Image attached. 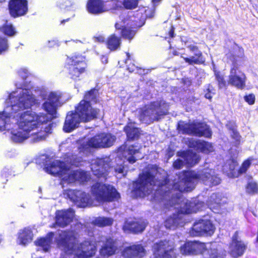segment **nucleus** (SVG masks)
Wrapping results in <instances>:
<instances>
[{
  "mask_svg": "<svg viewBox=\"0 0 258 258\" xmlns=\"http://www.w3.org/2000/svg\"><path fill=\"white\" fill-rule=\"evenodd\" d=\"M251 164V162L249 160H247L245 161L242 164L241 167L239 169V173L240 174H242L245 173L247 169L249 168Z\"/></svg>",
  "mask_w": 258,
  "mask_h": 258,
  "instance_id": "864d4df0",
  "label": "nucleus"
},
{
  "mask_svg": "<svg viewBox=\"0 0 258 258\" xmlns=\"http://www.w3.org/2000/svg\"><path fill=\"white\" fill-rule=\"evenodd\" d=\"M146 226V223L144 222L127 221L124 224L123 229L125 232L138 233L142 232L145 229Z\"/></svg>",
  "mask_w": 258,
  "mask_h": 258,
  "instance_id": "c756f323",
  "label": "nucleus"
},
{
  "mask_svg": "<svg viewBox=\"0 0 258 258\" xmlns=\"http://www.w3.org/2000/svg\"><path fill=\"white\" fill-rule=\"evenodd\" d=\"M45 170L49 174L58 175L66 183H71L76 181L83 182L90 178V175L87 172L81 170H72L70 166L58 160L52 162L45 167Z\"/></svg>",
  "mask_w": 258,
  "mask_h": 258,
  "instance_id": "39448f33",
  "label": "nucleus"
},
{
  "mask_svg": "<svg viewBox=\"0 0 258 258\" xmlns=\"http://www.w3.org/2000/svg\"><path fill=\"white\" fill-rule=\"evenodd\" d=\"M214 89L213 87L211 84H208L206 90L204 91L205 92V97L207 99L211 100L213 97V95L215 94V93L213 92Z\"/></svg>",
  "mask_w": 258,
  "mask_h": 258,
  "instance_id": "09e8293b",
  "label": "nucleus"
},
{
  "mask_svg": "<svg viewBox=\"0 0 258 258\" xmlns=\"http://www.w3.org/2000/svg\"><path fill=\"white\" fill-rule=\"evenodd\" d=\"M221 196L217 194H213L208 201V205L213 211L217 210L221 207Z\"/></svg>",
  "mask_w": 258,
  "mask_h": 258,
  "instance_id": "e433bc0d",
  "label": "nucleus"
},
{
  "mask_svg": "<svg viewBox=\"0 0 258 258\" xmlns=\"http://www.w3.org/2000/svg\"><path fill=\"white\" fill-rule=\"evenodd\" d=\"M168 35L169 37L170 38H173L175 36L174 34V27L173 26H171L170 29L168 32Z\"/></svg>",
  "mask_w": 258,
  "mask_h": 258,
  "instance_id": "680f3d73",
  "label": "nucleus"
},
{
  "mask_svg": "<svg viewBox=\"0 0 258 258\" xmlns=\"http://www.w3.org/2000/svg\"><path fill=\"white\" fill-rule=\"evenodd\" d=\"M34 114L29 111L19 113L16 118V122L19 129H31L33 127Z\"/></svg>",
  "mask_w": 258,
  "mask_h": 258,
  "instance_id": "412c9836",
  "label": "nucleus"
},
{
  "mask_svg": "<svg viewBox=\"0 0 258 258\" xmlns=\"http://www.w3.org/2000/svg\"><path fill=\"white\" fill-rule=\"evenodd\" d=\"M111 6L109 8H108V10H118L120 9L121 7V3L119 0H110Z\"/></svg>",
  "mask_w": 258,
  "mask_h": 258,
  "instance_id": "8fccbe9b",
  "label": "nucleus"
},
{
  "mask_svg": "<svg viewBox=\"0 0 258 258\" xmlns=\"http://www.w3.org/2000/svg\"><path fill=\"white\" fill-rule=\"evenodd\" d=\"M74 216V212L71 209L58 211L56 213V224L60 227H64L72 221Z\"/></svg>",
  "mask_w": 258,
  "mask_h": 258,
  "instance_id": "393cba45",
  "label": "nucleus"
},
{
  "mask_svg": "<svg viewBox=\"0 0 258 258\" xmlns=\"http://www.w3.org/2000/svg\"><path fill=\"white\" fill-rule=\"evenodd\" d=\"M244 99L249 105H253L255 103V98L253 94L245 95Z\"/></svg>",
  "mask_w": 258,
  "mask_h": 258,
  "instance_id": "6e6d98bb",
  "label": "nucleus"
},
{
  "mask_svg": "<svg viewBox=\"0 0 258 258\" xmlns=\"http://www.w3.org/2000/svg\"><path fill=\"white\" fill-rule=\"evenodd\" d=\"M99 108L91 107V103L83 99L75 107V111L67 113L62 129H75L79 127L80 119L87 122L97 118Z\"/></svg>",
  "mask_w": 258,
  "mask_h": 258,
  "instance_id": "20e7f679",
  "label": "nucleus"
},
{
  "mask_svg": "<svg viewBox=\"0 0 258 258\" xmlns=\"http://www.w3.org/2000/svg\"><path fill=\"white\" fill-rule=\"evenodd\" d=\"M204 243L197 242H188L180 247V252L182 254H197L202 253L204 258H221L215 244L210 245L208 249H205Z\"/></svg>",
  "mask_w": 258,
  "mask_h": 258,
  "instance_id": "0eeeda50",
  "label": "nucleus"
},
{
  "mask_svg": "<svg viewBox=\"0 0 258 258\" xmlns=\"http://www.w3.org/2000/svg\"><path fill=\"white\" fill-rule=\"evenodd\" d=\"M189 146L205 153H208L214 150L211 144L203 141L191 139L189 141Z\"/></svg>",
  "mask_w": 258,
  "mask_h": 258,
  "instance_id": "c85d7f7f",
  "label": "nucleus"
},
{
  "mask_svg": "<svg viewBox=\"0 0 258 258\" xmlns=\"http://www.w3.org/2000/svg\"><path fill=\"white\" fill-rule=\"evenodd\" d=\"M126 58L125 59V63L126 64H127V63L128 62V61L130 60V54L128 52H126Z\"/></svg>",
  "mask_w": 258,
  "mask_h": 258,
  "instance_id": "e2e57ef3",
  "label": "nucleus"
},
{
  "mask_svg": "<svg viewBox=\"0 0 258 258\" xmlns=\"http://www.w3.org/2000/svg\"><path fill=\"white\" fill-rule=\"evenodd\" d=\"M146 254V251L141 245H135L124 249L123 255L126 258H141Z\"/></svg>",
  "mask_w": 258,
  "mask_h": 258,
  "instance_id": "cd10ccee",
  "label": "nucleus"
},
{
  "mask_svg": "<svg viewBox=\"0 0 258 258\" xmlns=\"http://www.w3.org/2000/svg\"><path fill=\"white\" fill-rule=\"evenodd\" d=\"M168 105L163 101H157L151 102L148 109L143 111V113H150L154 115V120H158L162 116L168 114Z\"/></svg>",
  "mask_w": 258,
  "mask_h": 258,
  "instance_id": "dca6fc26",
  "label": "nucleus"
},
{
  "mask_svg": "<svg viewBox=\"0 0 258 258\" xmlns=\"http://www.w3.org/2000/svg\"><path fill=\"white\" fill-rule=\"evenodd\" d=\"M181 154V158L184 160L186 164L190 166L196 164L200 160L199 155L192 152H183Z\"/></svg>",
  "mask_w": 258,
  "mask_h": 258,
  "instance_id": "c9c22d12",
  "label": "nucleus"
},
{
  "mask_svg": "<svg viewBox=\"0 0 258 258\" xmlns=\"http://www.w3.org/2000/svg\"><path fill=\"white\" fill-rule=\"evenodd\" d=\"M64 195L80 207H85L88 204H92L88 195L81 190L69 189L66 191Z\"/></svg>",
  "mask_w": 258,
  "mask_h": 258,
  "instance_id": "f3484780",
  "label": "nucleus"
},
{
  "mask_svg": "<svg viewBox=\"0 0 258 258\" xmlns=\"http://www.w3.org/2000/svg\"><path fill=\"white\" fill-rule=\"evenodd\" d=\"M214 75L217 81L219 88L226 89L229 84H228V81H226L225 80L224 75L219 71H215Z\"/></svg>",
  "mask_w": 258,
  "mask_h": 258,
  "instance_id": "58836bf2",
  "label": "nucleus"
},
{
  "mask_svg": "<svg viewBox=\"0 0 258 258\" xmlns=\"http://www.w3.org/2000/svg\"><path fill=\"white\" fill-rule=\"evenodd\" d=\"M97 39L99 42H101L104 41V39L102 36H99L97 38Z\"/></svg>",
  "mask_w": 258,
  "mask_h": 258,
  "instance_id": "0e129e2a",
  "label": "nucleus"
},
{
  "mask_svg": "<svg viewBox=\"0 0 258 258\" xmlns=\"http://www.w3.org/2000/svg\"><path fill=\"white\" fill-rule=\"evenodd\" d=\"M0 32L8 37H13L17 34V31L13 25L7 23L0 26Z\"/></svg>",
  "mask_w": 258,
  "mask_h": 258,
  "instance_id": "4c0bfd02",
  "label": "nucleus"
},
{
  "mask_svg": "<svg viewBox=\"0 0 258 258\" xmlns=\"http://www.w3.org/2000/svg\"><path fill=\"white\" fill-rule=\"evenodd\" d=\"M215 230V227L210 220H200L195 223L190 233L194 236L205 234L211 235Z\"/></svg>",
  "mask_w": 258,
  "mask_h": 258,
  "instance_id": "2eb2a0df",
  "label": "nucleus"
},
{
  "mask_svg": "<svg viewBox=\"0 0 258 258\" xmlns=\"http://www.w3.org/2000/svg\"><path fill=\"white\" fill-rule=\"evenodd\" d=\"M175 179L173 188L183 192L191 190L195 184L202 180L205 184L216 185L220 182V179L216 175L213 169L205 168L196 172L194 171H184L178 175V181Z\"/></svg>",
  "mask_w": 258,
  "mask_h": 258,
  "instance_id": "f257e3e1",
  "label": "nucleus"
},
{
  "mask_svg": "<svg viewBox=\"0 0 258 258\" xmlns=\"http://www.w3.org/2000/svg\"><path fill=\"white\" fill-rule=\"evenodd\" d=\"M161 0H152L153 2L154 3H158Z\"/></svg>",
  "mask_w": 258,
  "mask_h": 258,
  "instance_id": "338daca9",
  "label": "nucleus"
},
{
  "mask_svg": "<svg viewBox=\"0 0 258 258\" xmlns=\"http://www.w3.org/2000/svg\"><path fill=\"white\" fill-rule=\"evenodd\" d=\"M8 10L10 16L17 18L26 15L28 12L27 0H9Z\"/></svg>",
  "mask_w": 258,
  "mask_h": 258,
  "instance_id": "4468645a",
  "label": "nucleus"
},
{
  "mask_svg": "<svg viewBox=\"0 0 258 258\" xmlns=\"http://www.w3.org/2000/svg\"><path fill=\"white\" fill-rule=\"evenodd\" d=\"M98 90L94 88L85 92L84 98L90 102V101H95L97 99V92Z\"/></svg>",
  "mask_w": 258,
  "mask_h": 258,
  "instance_id": "a19ab883",
  "label": "nucleus"
},
{
  "mask_svg": "<svg viewBox=\"0 0 258 258\" xmlns=\"http://www.w3.org/2000/svg\"><path fill=\"white\" fill-rule=\"evenodd\" d=\"M225 57L227 62L231 63L228 84L239 89H244L246 78L245 74L239 69L240 62L245 58L244 49L234 43L228 49Z\"/></svg>",
  "mask_w": 258,
  "mask_h": 258,
  "instance_id": "f03ea898",
  "label": "nucleus"
},
{
  "mask_svg": "<svg viewBox=\"0 0 258 258\" xmlns=\"http://www.w3.org/2000/svg\"><path fill=\"white\" fill-rule=\"evenodd\" d=\"M9 47L8 39L5 36H0V54L8 51Z\"/></svg>",
  "mask_w": 258,
  "mask_h": 258,
  "instance_id": "79ce46f5",
  "label": "nucleus"
},
{
  "mask_svg": "<svg viewBox=\"0 0 258 258\" xmlns=\"http://www.w3.org/2000/svg\"><path fill=\"white\" fill-rule=\"evenodd\" d=\"M152 250L155 258H176L177 255L174 243L166 240L155 243Z\"/></svg>",
  "mask_w": 258,
  "mask_h": 258,
  "instance_id": "f8f14e48",
  "label": "nucleus"
},
{
  "mask_svg": "<svg viewBox=\"0 0 258 258\" xmlns=\"http://www.w3.org/2000/svg\"><path fill=\"white\" fill-rule=\"evenodd\" d=\"M91 191L94 199L99 202L112 201L119 197V194L112 186L102 183L94 184Z\"/></svg>",
  "mask_w": 258,
  "mask_h": 258,
  "instance_id": "6e6552de",
  "label": "nucleus"
},
{
  "mask_svg": "<svg viewBox=\"0 0 258 258\" xmlns=\"http://www.w3.org/2000/svg\"><path fill=\"white\" fill-rule=\"evenodd\" d=\"M116 138L110 134H101L91 138L86 145L80 148V151L88 152L90 147L94 148H105L111 146Z\"/></svg>",
  "mask_w": 258,
  "mask_h": 258,
  "instance_id": "ddd939ff",
  "label": "nucleus"
},
{
  "mask_svg": "<svg viewBox=\"0 0 258 258\" xmlns=\"http://www.w3.org/2000/svg\"><path fill=\"white\" fill-rule=\"evenodd\" d=\"M102 59L104 58L105 59V62H107V57H105V56H103Z\"/></svg>",
  "mask_w": 258,
  "mask_h": 258,
  "instance_id": "774afa93",
  "label": "nucleus"
},
{
  "mask_svg": "<svg viewBox=\"0 0 258 258\" xmlns=\"http://www.w3.org/2000/svg\"><path fill=\"white\" fill-rule=\"evenodd\" d=\"M232 138L235 140L234 144L235 146H237L240 144L241 137L236 131V130H232L231 134Z\"/></svg>",
  "mask_w": 258,
  "mask_h": 258,
  "instance_id": "5fc2aeb1",
  "label": "nucleus"
},
{
  "mask_svg": "<svg viewBox=\"0 0 258 258\" xmlns=\"http://www.w3.org/2000/svg\"><path fill=\"white\" fill-rule=\"evenodd\" d=\"M126 66H127V70L128 71V72L130 73H132V72H134L136 69L137 71H143V72H144V70H143L141 68L136 67L135 65V64L133 63H131V62L130 63H127V64H126Z\"/></svg>",
  "mask_w": 258,
  "mask_h": 258,
  "instance_id": "13d9d810",
  "label": "nucleus"
},
{
  "mask_svg": "<svg viewBox=\"0 0 258 258\" xmlns=\"http://www.w3.org/2000/svg\"><path fill=\"white\" fill-rule=\"evenodd\" d=\"M246 191L249 194H255L258 192L257 184L253 181L249 182L246 186Z\"/></svg>",
  "mask_w": 258,
  "mask_h": 258,
  "instance_id": "37998d69",
  "label": "nucleus"
},
{
  "mask_svg": "<svg viewBox=\"0 0 258 258\" xmlns=\"http://www.w3.org/2000/svg\"><path fill=\"white\" fill-rule=\"evenodd\" d=\"M53 237V233H49L45 237L38 239L34 243L37 246L40 247V249L45 252L48 251L50 248Z\"/></svg>",
  "mask_w": 258,
  "mask_h": 258,
  "instance_id": "7c9ffc66",
  "label": "nucleus"
},
{
  "mask_svg": "<svg viewBox=\"0 0 258 258\" xmlns=\"http://www.w3.org/2000/svg\"><path fill=\"white\" fill-rule=\"evenodd\" d=\"M19 76L23 80H26L28 77V71L26 69H21L18 71Z\"/></svg>",
  "mask_w": 258,
  "mask_h": 258,
  "instance_id": "4d7b16f0",
  "label": "nucleus"
},
{
  "mask_svg": "<svg viewBox=\"0 0 258 258\" xmlns=\"http://www.w3.org/2000/svg\"><path fill=\"white\" fill-rule=\"evenodd\" d=\"M155 176L151 172H146L141 174L138 180L134 183V191L137 196L143 197L149 194L156 182Z\"/></svg>",
  "mask_w": 258,
  "mask_h": 258,
  "instance_id": "1a4fd4ad",
  "label": "nucleus"
},
{
  "mask_svg": "<svg viewBox=\"0 0 258 258\" xmlns=\"http://www.w3.org/2000/svg\"><path fill=\"white\" fill-rule=\"evenodd\" d=\"M35 101V99L27 91L22 92L19 94L16 104L13 105L12 107L14 109L15 107H18L22 110L28 109L31 108Z\"/></svg>",
  "mask_w": 258,
  "mask_h": 258,
  "instance_id": "4be33fe9",
  "label": "nucleus"
},
{
  "mask_svg": "<svg viewBox=\"0 0 258 258\" xmlns=\"http://www.w3.org/2000/svg\"><path fill=\"white\" fill-rule=\"evenodd\" d=\"M70 20V18H68L67 19H64L61 21L60 23L61 24H64L66 22H68Z\"/></svg>",
  "mask_w": 258,
  "mask_h": 258,
  "instance_id": "69168bd1",
  "label": "nucleus"
},
{
  "mask_svg": "<svg viewBox=\"0 0 258 258\" xmlns=\"http://www.w3.org/2000/svg\"><path fill=\"white\" fill-rule=\"evenodd\" d=\"M85 8L89 14L93 15H99L108 11L104 0H87Z\"/></svg>",
  "mask_w": 258,
  "mask_h": 258,
  "instance_id": "6ab92c4d",
  "label": "nucleus"
},
{
  "mask_svg": "<svg viewBox=\"0 0 258 258\" xmlns=\"http://www.w3.org/2000/svg\"><path fill=\"white\" fill-rule=\"evenodd\" d=\"M127 140L134 141L139 139L140 133L139 130H126Z\"/></svg>",
  "mask_w": 258,
  "mask_h": 258,
  "instance_id": "49530a36",
  "label": "nucleus"
},
{
  "mask_svg": "<svg viewBox=\"0 0 258 258\" xmlns=\"http://www.w3.org/2000/svg\"><path fill=\"white\" fill-rule=\"evenodd\" d=\"M180 202V206L176 207L175 208L179 209L181 213L189 214L196 213L200 210H202L205 207V204L202 202H191L186 199L181 200V199H178Z\"/></svg>",
  "mask_w": 258,
  "mask_h": 258,
  "instance_id": "a211bd4d",
  "label": "nucleus"
},
{
  "mask_svg": "<svg viewBox=\"0 0 258 258\" xmlns=\"http://www.w3.org/2000/svg\"><path fill=\"white\" fill-rule=\"evenodd\" d=\"M116 250V246L111 239H107L105 243L103 244L100 250L101 255L109 256L114 254Z\"/></svg>",
  "mask_w": 258,
  "mask_h": 258,
  "instance_id": "2f4dec72",
  "label": "nucleus"
},
{
  "mask_svg": "<svg viewBox=\"0 0 258 258\" xmlns=\"http://www.w3.org/2000/svg\"><path fill=\"white\" fill-rule=\"evenodd\" d=\"M245 245L240 240H238L235 234L229 247V252L233 257L241 256L245 250Z\"/></svg>",
  "mask_w": 258,
  "mask_h": 258,
  "instance_id": "a878e982",
  "label": "nucleus"
},
{
  "mask_svg": "<svg viewBox=\"0 0 258 258\" xmlns=\"http://www.w3.org/2000/svg\"><path fill=\"white\" fill-rule=\"evenodd\" d=\"M176 129H209V126L203 121L189 120L188 122L180 120L178 122Z\"/></svg>",
  "mask_w": 258,
  "mask_h": 258,
  "instance_id": "bb28decb",
  "label": "nucleus"
},
{
  "mask_svg": "<svg viewBox=\"0 0 258 258\" xmlns=\"http://www.w3.org/2000/svg\"><path fill=\"white\" fill-rule=\"evenodd\" d=\"M118 26V24L116 23L115 27L116 29L121 30L120 35L123 38L129 40L130 41L133 39L136 33V30L126 26H122L121 28H120Z\"/></svg>",
  "mask_w": 258,
  "mask_h": 258,
  "instance_id": "f704fd0d",
  "label": "nucleus"
},
{
  "mask_svg": "<svg viewBox=\"0 0 258 258\" xmlns=\"http://www.w3.org/2000/svg\"><path fill=\"white\" fill-rule=\"evenodd\" d=\"M91 170L94 174L98 177H105L109 168L108 164L103 159L95 160L91 164Z\"/></svg>",
  "mask_w": 258,
  "mask_h": 258,
  "instance_id": "5701e85b",
  "label": "nucleus"
},
{
  "mask_svg": "<svg viewBox=\"0 0 258 258\" xmlns=\"http://www.w3.org/2000/svg\"><path fill=\"white\" fill-rule=\"evenodd\" d=\"M185 132L188 133L190 131H194V134L198 136H204L206 137H210L211 136V132L210 130H183Z\"/></svg>",
  "mask_w": 258,
  "mask_h": 258,
  "instance_id": "de8ad7c7",
  "label": "nucleus"
},
{
  "mask_svg": "<svg viewBox=\"0 0 258 258\" xmlns=\"http://www.w3.org/2000/svg\"><path fill=\"white\" fill-rule=\"evenodd\" d=\"M76 239L74 232H61L58 239V245L66 253L74 254L79 258H89L95 254L96 246L94 242L84 241L76 246L75 245Z\"/></svg>",
  "mask_w": 258,
  "mask_h": 258,
  "instance_id": "7ed1b4c3",
  "label": "nucleus"
},
{
  "mask_svg": "<svg viewBox=\"0 0 258 258\" xmlns=\"http://www.w3.org/2000/svg\"><path fill=\"white\" fill-rule=\"evenodd\" d=\"M187 48L191 52L194 53V55L191 57H184L183 60L189 65L194 64H204L205 63V58L203 55V52L199 50L198 46L190 44L187 46Z\"/></svg>",
  "mask_w": 258,
  "mask_h": 258,
  "instance_id": "aec40b11",
  "label": "nucleus"
},
{
  "mask_svg": "<svg viewBox=\"0 0 258 258\" xmlns=\"http://www.w3.org/2000/svg\"><path fill=\"white\" fill-rule=\"evenodd\" d=\"M60 99V96L55 92H50L48 96L47 100L42 104L43 109L50 115L49 118L46 114H34V126L31 129L39 128L40 125L46 124L50 120L57 117L56 106Z\"/></svg>",
  "mask_w": 258,
  "mask_h": 258,
  "instance_id": "423d86ee",
  "label": "nucleus"
},
{
  "mask_svg": "<svg viewBox=\"0 0 258 258\" xmlns=\"http://www.w3.org/2000/svg\"><path fill=\"white\" fill-rule=\"evenodd\" d=\"M138 0H123L122 5L124 8L127 10H133L138 6Z\"/></svg>",
  "mask_w": 258,
  "mask_h": 258,
  "instance_id": "c03bdc74",
  "label": "nucleus"
},
{
  "mask_svg": "<svg viewBox=\"0 0 258 258\" xmlns=\"http://www.w3.org/2000/svg\"><path fill=\"white\" fill-rule=\"evenodd\" d=\"M113 220L106 217H99L95 219V224L99 226H109L112 224Z\"/></svg>",
  "mask_w": 258,
  "mask_h": 258,
  "instance_id": "ea45409f",
  "label": "nucleus"
},
{
  "mask_svg": "<svg viewBox=\"0 0 258 258\" xmlns=\"http://www.w3.org/2000/svg\"><path fill=\"white\" fill-rule=\"evenodd\" d=\"M33 234L30 229L25 228L21 230L18 237V242L20 244L26 245L32 240Z\"/></svg>",
  "mask_w": 258,
  "mask_h": 258,
  "instance_id": "473e14b6",
  "label": "nucleus"
},
{
  "mask_svg": "<svg viewBox=\"0 0 258 258\" xmlns=\"http://www.w3.org/2000/svg\"><path fill=\"white\" fill-rule=\"evenodd\" d=\"M67 61L71 78L74 80H77L80 75L86 71L87 63L85 57L80 54L74 55L68 57Z\"/></svg>",
  "mask_w": 258,
  "mask_h": 258,
  "instance_id": "9d476101",
  "label": "nucleus"
},
{
  "mask_svg": "<svg viewBox=\"0 0 258 258\" xmlns=\"http://www.w3.org/2000/svg\"><path fill=\"white\" fill-rule=\"evenodd\" d=\"M35 130H12L11 139L13 142L18 143L23 141L28 137L32 138L33 142H39L46 139L48 134L46 130H39L34 132Z\"/></svg>",
  "mask_w": 258,
  "mask_h": 258,
  "instance_id": "9b49d317",
  "label": "nucleus"
},
{
  "mask_svg": "<svg viewBox=\"0 0 258 258\" xmlns=\"http://www.w3.org/2000/svg\"><path fill=\"white\" fill-rule=\"evenodd\" d=\"M177 223V220L174 218H169L165 222V226L168 229L174 228Z\"/></svg>",
  "mask_w": 258,
  "mask_h": 258,
  "instance_id": "3c124183",
  "label": "nucleus"
},
{
  "mask_svg": "<svg viewBox=\"0 0 258 258\" xmlns=\"http://www.w3.org/2000/svg\"><path fill=\"white\" fill-rule=\"evenodd\" d=\"M185 164V161L181 157L174 162L173 166L175 169H178L181 168Z\"/></svg>",
  "mask_w": 258,
  "mask_h": 258,
  "instance_id": "603ef678",
  "label": "nucleus"
},
{
  "mask_svg": "<svg viewBox=\"0 0 258 258\" xmlns=\"http://www.w3.org/2000/svg\"><path fill=\"white\" fill-rule=\"evenodd\" d=\"M81 158H77L76 156H73L72 159H71V162L72 163V164H74L76 166H78L79 163L81 162Z\"/></svg>",
  "mask_w": 258,
  "mask_h": 258,
  "instance_id": "052dcab7",
  "label": "nucleus"
},
{
  "mask_svg": "<svg viewBox=\"0 0 258 258\" xmlns=\"http://www.w3.org/2000/svg\"><path fill=\"white\" fill-rule=\"evenodd\" d=\"M10 118L9 113H5L4 111H0V129L5 127Z\"/></svg>",
  "mask_w": 258,
  "mask_h": 258,
  "instance_id": "a18cd8bd",
  "label": "nucleus"
},
{
  "mask_svg": "<svg viewBox=\"0 0 258 258\" xmlns=\"http://www.w3.org/2000/svg\"><path fill=\"white\" fill-rule=\"evenodd\" d=\"M114 170L116 173L118 174H121V176H124L126 174V171H125L124 167L122 165H117L116 166L114 167Z\"/></svg>",
  "mask_w": 258,
  "mask_h": 258,
  "instance_id": "bf43d9fd",
  "label": "nucleus"
},
{
  "mask_svg": "<svg viewBox=\"0 0 258 258\" xmlns=\"http://www.w3.org/2000/svg\"><path fill=\"white\" fill-rule=\"evenodd\" d=\"M107 47L110 51H114L119 48L121 44L120 38L116 34H112L109 35L106 41Z\"/></svg>",
  "mask_w": 258,
  "mask_h": 258,
  "instance_id": "72a5a7b5",
  "label": "nucleus"
},
{
  "mask_svg": "<svg viewBox=\"0 0 258 258\" xmlns=\"http://www.w3.org/2000/svg\"><path fill=\"white\" fill-rule=\"evenodd\" d=\"M139 149H135L133 146L127 147V145H123L120 146L118 149L117 153L119 155H122L131 163H134L136 162L137 158H139L136 155L139 153Z\"/></svg>",
  "mask_w": 258,
  "mask_h": 258,
  "instance_id": "b1692460",
  "label": "nucleus"
}]
</instances>
